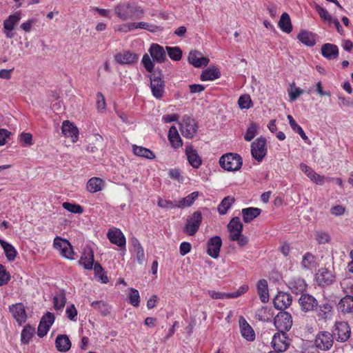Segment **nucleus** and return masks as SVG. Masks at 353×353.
<instances>
[{
    "mask_svg": "<svg viewBox=\"0 0 353 353\" xmlns=\"http://www.w3.org/2000/svg\"><path fill=\"white\" fill-rule=\"evenodd\" d=\"M21 19V12H17L13 14H10L3 21V30H13L14 26L19 22Z\"/></svg>",
    "mask_w": 353,
    "mask_h": 353,
    "instance_id": "35",
    "label": "nucleus"
},
{
    "mask_svg": "<svg viewBox=\"0 0 353 353\" xmlns=\"http://www.w3.org/2000/svg\"><path fill=\"white\" fill-rule=\"evenodd\" d=\"M272 345L276 352H285L289 347L290 339L285 332H279L273 336Z\"/></svg>",
    "mask_w": 353,
    "mask_h": 353,
    "instance_id": "12",
    "label": "nucleus"
},
{
    "mask_svg": "<svg viewBox=\"0 0 353 353\" xmlns=\"http://www.w3.org/2000/svg\"><path fill=\"white\" fill-rule=\"evenodd\" d=\"M142 63L143 64L144 68L148 72H152L153 71L154 64L148 54H145L143 55L142 58Z\"/></svg>",
    "mask_w": 353,
    "mask_h": 353,
    "instance_id": "62",
    "label": "nucleus"
},
{
    "mask_svg": "<svg viewBox=\"0 0 353 353\" xmlns=\"http://www.w3.org/2000/svg\"><path fill=\"white\" fill-rule=\"evenodd\" d=\"M219 70L215 67H210L202 72L201 74V81H212L220 77Z\"/></svg>",
    "mask_w": 353,
    "mask_h": 353,
    "instance_id": "41",
    "label": "nucleus"
},
{
    "mask_svg": "<svg viewBox=\"0 0 353 353\" xmlns=\"http://www.w3.org/2000/svg\"><path fill=\"white\" fill-rule=\"evenodd\" d=\"M274 324L279 332H286L292 325V318L290 313L280 312L274 319Z\"/></svg>",
    "mask_w": 353,
    "mask_h": 353,
    "instance_id": "5",
    "label": "nucleus"
},
{
    "mask_svg": "<svg viewBox=\"0 0 353 353\" xmlns=\"http://www.w3.org/2000/svg\"><path fill=\"white\" fill-rule=\"evenodd\" d=\"M333 334L327 331L319 332L314 339L316 347L323 351L329 350L333 345Z\"/></svg>",
    "mask_w": 353,
    "mask_h": 353,
    "instance_id": "6",
    "label": "nucleus"
},
{
    "mask_svg": "<svg viewBox=\"0 0 353 353\" xmlns=\"http://www.w3.org/2000/svg\"><path fill=\"white\" fill-rule=\"evenodd\" d=\"M314 8L317 12L319 13L321 19L323 20L324 21L331 23L332 21L334 19L331 14H330L325 8H322L319 5L315 4Z\"/></svg>",
    "mask_w": 353,
    "mask_h": 353,
    "instance_id": "51",
    "label": "nucleus"
},
{
    "mask_svg": "<svg viewBox=\"0 0 353 353\" xmlns=\"http://www.w3.org/2000/svg\"><path fill=\"white\" fill-rule=\"evenodd\" d=\"M97 108L99 111H103L105 109V98L101 92L97 94Z\"/></svg>",
    "mask_w": 353,
    "mask_h": 353,
    "instance_id": "64",
    "label": "nucleus"
},
{
    "mask_svg": "<svg viewBox=\"0 0 353 353\" xmlns=\"http://www.w3.org/2000/svg\"><path fill=\"white\" fill-rule=\"evenodd\" d=\"M62 133L68 137H71L73 142L77 141L79 137V130L76 126L69 121H65L62 125Z\"/></svg>",
    "mask_w": 353,
    "mask_h": 353,
    "instance_id": "27",
    "label": "nucleus"
},
{
    "mask_svg": "<svg viewBox=\"0 0 353 353\" xmlns=\"http://www.w3.org/2000/svg\"><path fill=\"white\" fill-rule=\"evenodd\" d=\"M139 57L130 51H124L115 55V60L120 64H132L137 61Z\"/></svg>",
    "mask_w": 353,
    "mask_h": 353,
    "instance_id": "23",
    "label": "nucleus"
},
{
    "mask_svg": "<svg viewBox=\"0 0 353 353\" xmlns=\"http://www.w3.org/2000/svg\"><path fill=\"white\" fill-rule=\"evenodd\" d=\"M288 119L289 121V123L292 129L298 133L301 137L303 140L308 139L307 137L306 136L305 133L304 132L303 128L296 122V121L294 119V118L291 115H288Z\"/></svg>",
    "mask_w": 353,
    "mask_h": 353,
    "instance_id": "48",
    "label": "nucleus"
},
{
    "mask_svg": "<svg viewBox=\"0 0 353 353\" xmlns=\"http://www.w3.org/2000/svg\"><path fill=\"white\" fill-rule=\"evenodd\" d=\"M234 199L230 196L225 197L218 206V212L220 214H225L234 203Z\"/></svg>",
    "mask_w": 353,
    "mask_h": 353,
    "instance_id": "47",
    "label": "nucleus"
},
{
    "mask_svg": "<svg viewBox=\"0 0 353 353\" xmlns=\"http://www.w3.org/2000/svg\"><path fill=\"white\" fill-rule=\"evenodd\" d=\"M350 327L347 322L340 321L335 323L332 334L338 341H346L350 338Z\"/></svg>",
    "mask_w": 353,
    "mask_h": 353,
    "instance_id": "11",
    "label": "nucleus"
},
{
    "mask_svg": "<svg viewBox=\"0 0 353 353\" xmlns=\"http://www.w3.org/2000/svg\"><path fill=\"white\" fill-rule=\"evenodd\" d=\"M239 323L242 336L248 341H253L255 339V333L252 327L244 319H241Z\"/></svg>",
    "mask_w": 353,
    "mask_h": 353,
    "instance_id": "28",
    "label": "nucleus"
},
{
    "mask_svg": "<svg viewBox=\"0 0 353 353\" xmlns=\"http://www.w3.org/2000/svg\"><path fill=\"white\" fill-rule=\"evenodd\" d=\"M202 219L201 213L199 211L194 212L191 216L187 219L184 232L190 236L195 234L199 228Z\"/></svg>",
    "mask_w": 353,
    "mask_h": 353,
    "instance_id": "9",
    "label": "nucleus"
},
{
    "mask_svg": "<svg viewBox=\"0 0 353 353\" xmlns=\"http://www.w3.org/2000/svg\"><path fill=\"white\" fill-rule=\"evenodd\" d=\"M338 310L343 314H350L353 312V296L346 295L343 297L338 303Z\"/></svg>",
    "mask_w": 353,
    "mask_h": 353,
    "instance_id": "24",
    "label": "nucleus"
},
{
    "mask_svg": "<svg viewBox=\"0 0 353 353\" xmlns=\"http://www.w3.org/2000/svg\"><path fill=\"white\" fill-rule=\"evenodd\" d=\"M114 12L122 21L139 19L143 17L144 9L134 3L123 2L114 7Z\"/></svg>",
    "mask_w": 353,
    "mask_h": 353,
    "instance_id": "1",
    "label": "nucleus"
},
{
    "mask_svg": "<svg viewBox=\"0 0 353 353\" xmlns=\"http://www.w3.org/2000/svg\"><path fill=\"white\" fill-rule=\"evenodd\" d=\"M54 321V316L52 313L47 312L41 319L39 322L37 334L39 337L45 336L49 331L51 325Z\"/></svg>",
    "mask_w": 353,
    "mask_h": 353,
    "instance_id": "15",
    "label": "nucleus"
},
{
    "mask_svg": "<svg viewBox=\"0 0 353 353\" xmlns=\"http://www.w3.org/2000/svg\"><path fill=\"white\" fill-rule=\"evenodd\" d=\"M168 140L170 142L171 145L174 148L177 149L182 146L183 141L180 137L176 128L174 125H172L168 132Z\"/></svg>",
    "mask_w": 353,
    "mask_h": 353,
    "instance_id": "31",
    "label": "nucleus"
},
{
    "mask_svg": "<svg viewBox=\"0 0 353 353\" xmlns=\"http://www.w3.org/2000/svg\"><path fill=\"white\" fill-rule=\"evenodd\" d=\"M197 125L195 120L189 117L184 116L180 123V131L182 135L187 139H192L196 133Z\"/></svg>",
    "mask_w": 353,
    "mask_h": 353,
    "instance_id": "7",
    "label": "nucleus"
},
{
    "mask_svg": "<svg viewBox=\"0 0 353 353\" xmlns=\"http://www.w3.org/2000/svg\"><path fill=\"white\" fill-rule=\"evenodd\" d=\"M131 243L133 247V252L135 253L138 263L143 265L145 261V253L143 248L141 246L139 241L135 237L131 239Z\"/></svg>",
    "mask_w": 353,
    "mask_h": 353,
    "instance_id": "32",
    "label": "nucleus"
},
{
    "mask_svg": "<svg viewBox=\"0 0 353 353\" xmlns=\"http://www.w3.org/2000/svg\"><path fill=\"white\" fill-rule=\"evenodd\" d=\"M267 150L266 139L263 137L257 138L251 144V154L258 162L262 161L267 154Z\"/></svg>",
    "mask_w": 353,
    "mask_h": 353,
    "instance_id": "3",
    "label": "nucleus"
},
{
    "mask_svg": "<svg viewBox=\"0 0 353 353\" xmlns=\"http://www.w3.org/2000/svg\"><path fill=\"white\" fill-rule=\"evenodd\" d=\"M10 280V274L6 270L3 265L0 264V286L6 285Z\"/></svg>",
    "mask_w": 353,
    "mask_h": 353,
    "instance_id": "57",
    "label": "nucleus"
},
{
    "mask_svg": "<svg viewBox=\"0 0 353 353\" xmlns=\"http://www.w3.org/2000/svg\"><path fill=\"white\" fill-rule=\"evenodd\" d=\"M91 307L97 310L103 316H107L110 313V307L103 301H95L91 303Z\"/></svg>",
    "mask_w": 353,
    "mask_h": 353,
    "instance_id": "45",
    "label": "nucleus"
},
{
    "mask_svg": "<svg viewBox=\"0 0 353 353\" xmlns=\"http://www.w3.org/2000/svg\"><path fill=\"white\" fill-rule=\"evenodd\" d=\"M79 263L86 270L92 269L94 265V252L90 247H86L83 249Z\"/></svg>",
    "mask_w": 353,
    "mask_h": 353,
    "instance_id": "20",
    "label": "nucleus"
},
{
    "mask_svg": "<svg viewBox=\"0 0 353 353\" xmlns=\"http://www.w3.org/2000/svg\"><path fill=\"white\" fill-rule=\"evenodd\" d=\"M71 342L69 337L65 334H59L55 340V346L57 350L61 352H66L71 347Z\"/></svg>",
    "mask_w": 353,
    "mask_h": 353,
    "instance_id": "29",
    "label": "nucleus"
},
{
    "mask_svg": "<svg viewBox=\"0 0 353 353\" xmlns=\"http://www.w3.org/2000/svg\"><path fill=\"white\" fill-rule=\"evenodd\" d=\"M278 24L283 32L288 34L290 33L292 30V26L290 15L286 12H283L281 14Z\"/></svg>",
    "mask_w": 353,
    "mask_h": 353,
    "instance_id": "40",
    "label": "nucleus"
},
{
    "mask_svg": "<svg viewBox=\"0 0 353 353\" xmlns=\"http://www.w3.org/2000/svg\"><path fill=\"white\" fill-rule=\"evenodd\" d=\"M297 39L307 46H313L316 43L315 35L308 31L303 30L297 36Z\"/></svg>",
    "mask_w": 353,
    "mask_h": 353,
    "instance_id": "39",
    "label": "nucleus"
},
{
    "mask_svg": "<svg viewBox=\"0 0 353 353\" xmlns=\"http://www.w3.org/2000/svg\"><path fill=\"white\" fill-rule=\"evenodd\" d=\"M107 237L112 243L121 248V254L123 255L125 251L126 240L121 230L119 228H111L107 233Z\"/></svg>",
    "mask_w": 353,
    "mask_h": 353,
    "instance_id": "10",
    "label": "nucleus"
},
{
    "mask_svg": "<svg viewBox=\"0 0 353 353\" xmlns=\"http://www.w3.org/2000/svg\"><path fill=\"white\" fill-rule=\"evenodd\" d=\"M299 303L301 310L305 312H313L318 308L317 300L309 294H302L299 299Z\"/></svg>",
    "mask_w": 353,
    "mask_h": 353,
    "instance_id": "13",
    "label": "nucleus"
},
{
    "mask_svg": "<svg viewBox=\"0 0 353 353\" xmlns=\"http://www.w3.org/2000/svg\"><path fill=\"white\" fill-rule=\"evenodd\" d=\"M230 241H237V243L241 247H244L248 243V238L244 236L242 232L240 234H232V236H229Z\"/></svg>",
    "mask_w": 353,
    "mask_h": 353,
    "instance_id": "52",
    "label": "nucleus"
},
{
    "mask_svg": "<svg viewBox=\"0 0 353 353\" xmlns=\"http://www.w3.org/2000/svg\"><path fill=\"white\" fill-rule=\"evenodd\" d=\"M242 163L240 155L234 153L225 154L219 159L221 167L228 171L239 170L241 168Z\"/></svg>",
    "mask_w": 353,
    "mask_h": 353,
    "instance_id": "2",
    "label": "nucleus"
},
{
    "mask_svg": "<svg viewBox=\"0 0 353 353\" xmlns=\"http://www.w3.org/2000/svg\"><path fill=\"white\" fill-rule=\"evenodd\" d=\"M315 239L321 244L328 243L330 240V235L322 231H318L315 233Z\"/></svg>",
    "mask_w": 353,
    "mask_h": 353,
    "instance_id": "59",
    "label": "nucleus"
},
{
    "mask_svg": "<svg viewBox=\"0 0 353 353\" xmlns=\"http://www.w3.org/2000/svg\"><path fill=\"white\" fill-rule=\"evenodd\" d=\"M257 292L261 302L268 303L269 301V292L268 282L266 280L261 279L258 281Z\"/></svg>",
    "mask_w": 353,
    "mask_h": 353,
    "instance_id": "33",
    "label": "nucleus"
},
{
    "mask_svg": "<svg viewBox=\"0 0 353 353\" xmlns=\"http://www.w3.org/2000/svg\"><path fill=\"white\" fill-rule=\"evenodd\" d=\"M288 287L291 290L292 293L304 294L303 292L305 290L307 285L304 279L301 278H293L288 282Z\"/></svg>",
    "mask_w": 353,
    "mask_h": 353,
    "instance_id": "26",
    "label": "nucleus"
},
{
    "mask_svg": "<svg viewBox=\"0 0 353 353\" xmlns=\"http://www.w3.org/2000/svg\"><path fill=\"white\" fill-rule=\"evenodd\" d=\"M302 268L305 270H312L316 267V258L310 252H307L303 256L301 263Z\"/></svg>",
    "mask_w": 353,
    "mask_h": 353,
    "instance_id": "44",
    "label": "nucleus"
},
{
    "mask_svg": "<svg viewBox=\"0 0 353 353\" xmlns=\"http://www.w3.org/2000/svg\"><path fill=\"white\" fill-rule=\"evenodd\" d=\"M9 311L19 325H21L26 321L27 313L25 306L22 303H17L10 305Z\"/></svg>",
    "mask_w": 353,
    "mask_h": 353,
    "instance_id": "14",
    "label": "nucleus"
},
{
    "mask_svg": "<svg viewBox=\"0 0 353 353\" xmlns=\"http://www.w3.org/2000/svg\"><path fill=\"white\" fill-rule=\"evenodd\" d=\"M132 151L133 153L138 157H143L148 159H154L155 158V154L152 150L142 146L133 145Z\"/></svg>",
    "mask_w": 353,
    "mask_h": 353,
    "instance_id": "38",
    "label": "nucleus"
},
{
    "mask_svg": "<svg viewBox=\"0 0 353 353\" xmlns=\"http://www.w3.org/2000/svg\"><path fill=\"white\" fill-rule=\"evenodd\" d=\"M67 317L73 321H77V310L73 304L68 305L65 310Z\"/></svg>",
    "mask_w": 353,
    "mask_h": 353,
    "instance_id": "63",
    "label": "nucleus"
},
{
    "mask_svg": "<svg viewBox=\"0 0 353 353\" xmlns=\"http://www.w3.org/2000/svg\"><path fill=\"white\" fill-rule=\"evenodd\" d=\"M243 228V223L238 216L233 217L228 224V230L230 232V236H232V234H237L241 233Z\"/></svg>",
    "mask_w": 353,
    "mask_h": 353,
    "instance_id": "37",
    "label": "nucleus"
},
{
    "mask_svg": "<svg viewBox=\"0 0 353 353\" xmlns=\"http://www.w3.org/2000/svg\"><path fill=\"white\" fill-rule=\"evenodd\" d=\"M103 185L104 181L103 179L98 177H92L88 180L86 188L90 192L94 193L101 191Z\"/></svg>",
    "mask_w": 353,
    "mask_h": 353,
    "instance_id": "36",
    "label": "nucleus"
},
{
    "mask_svg": "<svg viewBox=\"0 0 353 353\" xmlns=\"http://www.w3.org/2000/svg\"><path fill=\"white\" fill-rule=\"evenodd\" d=\"M292 296L285 292H279L274 299L273 303L275 308L284 310L292 303Z\"/></svg>",
    "mask_w": 353,
    "mask_h": 353,
    "instance_id": "17",
    "label": "nucleus"
},
{
    "mask_svg": "<svg viewBox=\"0 0 353 353\" xmlns=\"http://www.w3.org/2000/svg\"><path fill=\"white\" fill-rule=\"evenodd\" d=\"M169 57L174 61H179L182 57V50L179 47L165 48Z\"/></svg>",
    "mask_w": 353,
    "mask_h": 353,
    "instance_id": "50",
    "label": "nucleus"
},
{
    "mask_svg": "<svg viewBox=\"0 0 353 353\" xmlns=\"http://www.w3.org/2000/svg\"><path fill=\"white\" fill-rule=\"evenodd\" d=\"M259 126L257 123L252 122L248 128L244 135V139L246 141H251L257 134Z\"/></svg>",
    "mask_w": 353,
    "mask_h": 353,
    "instance_id": "49",
    "label": "nucleus"
},
{
    "mask_svg": "<svg viewBox=\"0 0 353 353\" xmlns=\"http://www.w3.org/2000/svg\"><path fill=\"white\" fill-rule=\"evenodd\" d=\"M185 154L188 158L189 163L194 168H199L202 163V160L198 154L196 150H194L191 145L187 146L185 148Z\"/></svg>",
    "mask_w": 353,
    "mask_h": 353,
    "instance_id": "25",
    "label": "nucleus"
},
{
    "mask_svg": "<svg viewBox=\"0 0 353 353\" xmlns=\"http://www.w3.org/2000/svg\"><path fill=\"white\" fill-rule=\"evenodd\" d=\"M243 220L245 223H249L260 215L261 210L258 208H246L242 209Z\"/></svg>",
    "mask_w": 353,
    "mask_h": 353,
    "instance_id": "34",
    "label": "nucleus"
},
{
    "mask_svg": "<svg viewBox=\"0 0 353 353\" xmlns=\"http://www.w3.org/2000/svg\"><path fill=\"white\" fill-rule=\"evenodd\" d=\"M0 245L4 250L7 259L9 261H14L17 256V251L15 248L11 244L1 239H0Z\"/></svg>",
    "mask_w": 353,
    "mask_h": 353,
    "instance_id": "42",
    "label": "nucleus"
},
{
    "mask_svg": "<svg viewBox=\"0 0 353 353\" xmlns=\"http://www.w3.org/2000/svg\"><path fill=\"white\" fill-rule=\"evenodd\" d=\"M54 247L59 251L62 256L68 259H73L74 253L72 245L68 240L57 236L54 239Z\"/></svg>",
    "mask_w": 353,
    "mask_h": 353,
    "instance_id": "8",
    "label": "nucleus"
},
{
    "mask_svg": "<svg viewBox=\"0 0 353 353\" xmlns=\"http://www.w3.org/2000/svg\"><path fill=\"white\" fill-rule=\"evenodd\" d=\"M207 253L212 258L217 259L219 256L222 245V240L220 236H214L208 241Z\"/></svg>",
    "mask_w": 353,
    "mask_h": 353,
    "instance_id": "16",
    "label": "nucleus"
},
{
    "mask_svg": "<svg viewBox=\"0 0 353 353\" xmlns=\"http://www.w3.org/2000/svg\"><path fill=\"white\" fill-rule=\"evenodd\" d=\"M316 281L320 286H326L334 281V276L326 268L319 270L316 274Z\"/></svg>",
    "mask_w": 353,
    "mask_h": 353,
    "instance_id": "19",
    "label": "nucleus"
},
{
    "mask_svg": "<svg viewBox=\"0 0 353 353\" xmlns=\"http://www.w3.org/2000/svg\"><path fill=\"white\" fill-rule=\"evenodd\" d=\"M63 208L66 210L75 214H81L83 211V208L81 205L68 202H64L63 203Z\"/></svg>",
    "mask_w": 353,
    "mask_h": 353,
    "instance_id": "53",
    "label": "nucleus"
},
{
    "mask_svg": "<svg viewBox=\"0 0 353 353\" xmlns=\"http://www.w3.org/2000/svg\"><path fill=\"white\" fill-rule=\"evenodd\" d=\"M270 312L271 308L267 306H262L256 311L255 316L259 321L268 322L270 320L272 316Z\"/></svg>",
    "mask_w": 353,
    "mask_h": 353,
    "instance_id": "46",
    "label": "nucleus"
},
{
    "mask_svg": "<svg viewBox=\"0 0 353 353\" xmlns=\"http://www.w3.org/2000/svg\"><path fill=\"white\" fill-rule=\"evenodd\" d=\"M150 88L152 95L157 99H161L164 93L165 82L163 79V74L159 71L154 72L150 76Z\"/></svg>",
    "mask_w": 353,
    "mask_h": 353,
    "instance_id": "4",
    "label": "nucleus"
},
{
    "mask_svg": "<svg viewBox=\"0 0 353 353\" xmlns=\"http://www.w3.org/2000/svg\"><path fill=\"white\" fill-rule=\"evenodd\" d=\"M321 54L327 59H335L339 56L338 47L332 43L323 44L321 47Z\"/></svg>",
    "mask_w": 353,
    "mask_h": 353,
    "instance_id": "30",
    "label": "nucleus"
},
{
    "mask_svg": "<svg viewBox=\"0 0 353 353\" xmlns=\"http://www.w3.org/2000/svg\"><path fill=\"white\" fill-rule=\"evenodd\" d=\"M341 286L346 293L353 294V281L349 279H344L341 282Z\"/></svg>",
    "mask_w": 353,
    "mask_h": 353,
    "instance_id": "61",
    "label": "nucleus"
},
{
    "mask_svg": "<svg viewBox=\"0 0 353 353\" xmlns=\"http://www.w3.org/2000/svg\"><path fill=\"white\" fill-rule=\"evenodd\" d=\"M35 334V328L30 325H26L21 331V342L23 344H28Z\"/></svg>",
    "mask_w": 353,
    "mask_h": 353,
    "instance_id": "43",
    "label": "nucleus"
},
{
    "mask_svg": "<svg viewBox=\"0 0 353 353\" xmlns=\"http://www.w3.org/2000/svg\"><path fill=\"white\" fill-rule=\"evenodd\" d=\"M238 104L241 109H248L252 106V101L248 94L241 95L238 100Z\"/></svg>",
    "mask_w": 353,
    "mask_h": 353,
    "instance_id": "54",
    "label": "nucleus"
},
{
    "mask_svg": "<svg viewBox=\"0 0 353 353\" xmlns=\"http://www.w3.org/2000/svg\"><path fill=\"white\" fill-rule=\"evenodd\" d=\"M303 90L299 87H294L291 85L290 90H288L289 97L291 101H294L297 99V98L303 93Z\"/></svg>",
    "mask_w": 353,
    "mask_h": 353,
    "instance_id": "60",
    "label": "nucleus"
},
{
    "mask_svg": "<svg viewBox=\"0 0 353 353\" xmlns=\"http://www.w3.org/2000/svg\"><path fill=\"white\" fill-rule=\"evenodd\" d=\"M149 52L154 61L163 63L166 59V54L164 48L157 43L151 45Z\"/></svg>",
    "mask_w": 353,
    "mask_h": 353,
    "instance_id": "21",
    "label": "nucleus"
},
{
    "mask_svg": "<svg viewBox=\"0 0 353 353\" xmlns=\"http://www.w3.org/2000/svg\"><path fill=\"white\" fill-rule=\"evenodd\" d=\"M315 311L317 312L316 315L319 319L324 321L330 319L333 316L332 305L328 302L318 305V308Z\"/></svg>",
    "mask_w": 353,
    "mask_h": 353,
    "instance_id": "22",
    "label": "nucleus"
},
{
    "mask_svg": "<svg viewBox=\"0 0 353 353\" xmlns=\"http://www.w3.org/2000/svg\"><path fill=\"white\" fill-rule=\"evenodd\" d=\"M209 59L205 57L196 50L191 51L188 55V61L196 68L206 66L209 63Z\"/></svg>",
    "mask_w": 353,
    "mask_h": 353,
    "instance_id": "18",
    "label": "nucleus"
},
{
    "mask_svg": "<svg viewBox=\"0 0 353 353\" xmlns=\"http://www.w3.org/2000/svg\"><path fill=\"white\" fill-rule=\"evenodd\" d=\"M139 293L138 290L131 288L129 295L130 303L134 307L139 306Z\"/></svg>",
    "mask_w": 353,
    "mask_h": 353,
    "instance_id": "58",
    "label": "nucleus"
},
{
    "mask_svg": "<svg viewBox=\"0 0 353 353\" xmlns=\"http://www.w3.org/2000/svg\"><path fill=\"white\" fill-rule=\"evenodd\" d=\"M139 27L141 29L146 30L150 32H156L162 30L160 26L146 22H139Z\"/></svg>",
    "mask_w": 353,
    "mask_h": 353,
    "instance_id": "56",
    "label": "nucleus"
},
{
    "mask_svg": "<svg viewBox=\"0 0 353 353\" xmlns=\"http://www.w3.org/2000/svg\"><path fill=\"white\" fill-rule=\"evenodd\" d=\"M66 303V299L63 294L61 293L54 296V307L56 310L63 308Z\"/></svg>",
    "mask_w": 353,
    "mask_h": 353,
    "instance_id": "55",
    "label": "nucleus"
}]
</instances>
